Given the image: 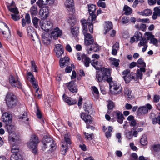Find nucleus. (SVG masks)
Returning a JSON list of instances; mask_svg holds the SVG:
<instances>
[{
    "label": "nucleus",
    "instance_id": "nucleus-17",
    "mask_svg": "<svg viewBox=\"0 0 160 160\" xmlns=\"http://www.w3.org/2000/svg\"><path fill=\"white\" fill-rule=\"evenodd\" d=\"M113 115L117 118V121L120 124L123 123V120L125 119L122 113L120 111L117 110L114 111L113 112Z\"/></svg>",
    "mask_w": 160,
    "mask_h": 160
},
{
    "label": "nucleus",
    "instance_id": "nucleus-55",
    "mask_svg": "<svg viewBox=\"0 0 160 160\" xmlns=\"http://www.w3.org/2000/svg\"><path fill=\"white\" fill-rule=\"evenodd\" d=\"M85 138L88 139L89 140H92V138L94 136L93 134H89L88 133H87L86 132H84Z\"/></svg>",
    "mask_w": 160,
    "mask_h": 160
},
{
    "label": "nucleus",
    "instance_id": "nucleus-12",
    "mask_svg": "<svg viewBox=\"0 0 160 160\" xmlns=\"http://www.w3.org/2000/svg\"><path fill=\"white\" fill-rule=\"evenodd\" d=\"M87 47L86 50L87 51L88 53H90L91 51L97 52L99 51V47L98 45L94 41L92 43L88 45V46L86 45Z\"/></svg>",
    "mask_w": 160,
    "mask_h": 160
},
{
    "label": "nucleus",
    "instance_id": "nucleus-36",
    "mask_svg": "<svg viewBox=\"0 0 160 160\" xmlns=\"http://www.w3.org/2000/svg\"><path fill=\"white\" fill-rule=\"evenodd\" d=\"M27 112H24L19 116V118L21 119L23 122H25L28 120V118L27 117Z\"/></svg>",
    "mask_w": 160,
    "mask_h": 160
},
{
    "label": "nucleus",
    "instance_id": "nucleus-8",
    "mask_svg": "<svg viewBox=\"0 0 160 160\" xmlns=\"http://www.w3.org/2000/svg\"><path fill=\"white\" fill-rule=\"evenodd\" d=\"M9 82L12 87L19 88H22V84L19 80V78L18 76L15 78L12 75H11L9 78Z\"/></svg>",
    "mask_w": 160,
    "mask_h": 160
},
{
    "label": "nucleus",
    "instance_id": "nucleus-53",
    "mask_svg": "<svg viewBox=\"0 0 160 160\" xmlns=\"http://www.w3.org/2000/svg\"><path fill=\"white\" fill-rule=\"evenodd\" d=\"M31 64L32 67V70L34 72H37V67L34 61H31Z\"/></svg>",
    "mask_w": 160,
    "mask_h": 160
},
{
    "label": "nucleus",
    "instance_id": "nucleus-26",
    "mask_svg": "<svg viewBox=\"0 0 160 160\" xmlns=\"http://www.w3.org/2000/svg\"><path fill=\"white\" fill-rule=\"evenodd\" d=\"M40 13H41L42 15L44 17H47L49 12L48 7L47 6L43 7L40 11Z\"/></svg>",
    "mask_w": 160,
    "mask_h": 160
},
{
    "label": "nucleus",
    "instance_id": "nucleus-4",
    "mask_svg": "<svg viewBox=\"0 0 160 160\" xmlns=\"http://www.w3.org/2000/svg\"><path fill=\"white\" fill-rule=\"evenodd\" d=\"M38 137L35 135H32L28 143V147L32 150V152L35 154L37 153L36 147L38 143Z\"/></svg>",
    "mask_w": 160,
    "mask_h": 160
},
{
    "label": "nucleus",
    "instance_id": "nucleus-52",
    "mask_svg": "<svg viewBox=\"0 0 160 160\" xmlns=\"http://www.w3.org/2000/svg\"><path fill=\"white\" fill-rule=\"evenodd\" d=\"M125 134L126 137L128 139L130 140L132 138V135L131 131L126 130L125 131Z\"/></svg>",
    "mask_w": 160,
    "mask_h": 160
},
{
    "label": "nucleus",
    "instance_id": "nucleus-61",
    "mask_svg": "<svg viewBox=\"0 0 160 160\" xmlns=\"http://www.w3.org/2000/svg\"><path fill=\"white\" fill-rule=\"evenodd\" d=\"M160 98V96L156 94L154 95L153 102H157L159 101Z\"/></svg>",
    "mask_w": 160,
    "mask_h": 160
},
{
    "label": "nucleus",
    "instance_id": "nucleus-41",
    "mask_svg": "<svg viewBox=\"0 0 160 160\" xmlns=\"http://www.w3.org/2000/svg\"><path fill=\"white\" fill-rule=\"evenodd\" d=\"M6 127L8 132L10 134L13 133L15 130V128L13 125L8 124H6Z\"/></svg>",
    "mask_w": 160,
    "mask_h": 160
},
{
    "label": "nucleus",
    "instance_id": "nucleus-50",
    "mask_svg": "<svg viewBox=\"0 0 160 160\" xmlns=\"http://www.w3.org/2000/svg\"><path fill=\"white\" fill-rule=\"evenodd\" d=\"M55 0H42V3L44 5L53 4L55 2Z\"/></svg>",
    "mask_w": 160,
    "mask_h": 160
},
{
    "label": "nucleus",
    "instance_id": "nucleus-24",
    "mask_svg": "<svg viewBox=\"0 0 160 160\" xmlns=\"http://www.w3.org/2000/svg\"><path fill=\"white\" fill-rule=\"evenodd\" d=\"M83 108L87 113L91 114L93 112L92 106L91 103H85L84 105Z\"/></svg>",
    "mask_w": 160,
    "mask_h": 160
},
{
    "label": "nucleus",
    "instance_id": "nucleus-45",
    "mask_svg": "<svg viewBox=\"0 0 160 160\" xmlns=\"http://www.w3.org/2000/svg\"><path fill=\"white\" fill-rule=\"evenodd\" d=\"M147 138L145 135H143L140 140L141 144L143 145H145L148 143Z\"/></svg>",
    "mask_w": 160,
    "mask_h": 160
},
{
    "label": "nucleus",
    "instance_id": "nucleus-27",
    "mask_svg": "<svg viewBox=\"0 0 160 160\" xmlns=\"http://www.w3.org/2000/svg\"><path fill=\"white\" fill-rule=\"evenodd\" d=\"M96 78L97 81L98 82H102L105 81V80L104 79V77L102 74V72L100 71H97L96 74Z\"/></svg>",
    "mask_w": 160,
    "mask_h": 160
},
{
    "label": "nucleus",
    "instance_id": "nucleus-29",
    "mask_svg": "<svg viewBox=\"0 0 160 160\" xmlns=\"http://www.w3.org/2000/svg\"><path fill=\"white\" fill-rule=\"evenodd\" d=\"M88 12L90 15L89 16L96 15L94 13L96 9V6L94 4L88 5Z\"/></svg>",
    "mask_w": 160,
    "mask_h": 160
},
{
    "label": "nucleus",
    "instance_id": "nucleus-6",
    "mask_svg": "<svg viewBox=\"0 0 160 160\" xmlns=\"http://www.w3.org/2000/svg\"><path fill=\"white\" fill-rule=\"evenodd\" d=\"M110 89V91L114 94L120 93L121 92L122 88L120 85L116 82L112 80L109 82Z\"/></svg>",
    "mask_w": 160,
    "mask_h": 160
},
{
    "label": "nucleus",
    "instance_id": "nucleus-9",
    "mask_svg": "<svg viewBox=\"0 0 160 160\" xmlns=\"http://www.w3.org/2000/svg\"><path fill=\"white\" fill-rule=\"evenodd\" d=\"M28 35L30 37L33 41H39L38 36L36 33L34 31V29L32 27H28L27 28Z\"/></svg>",
    "mask_w": 160,
    "mask_h": 160
},
{
    "label": "nucleus",
    "instance_id": "nucleus-1",
    "mask_svg": "<svg viewBox=\"0 0 160 160\" xmlns=\"http://www.w3.org/2000/svg\"><path fill=\"white\" fill-rule=\"evenodd\" d=\"M82 26V31L84 36V43L85 45L88 46L94 42L92 36L88 32V29L86 21L85 19L81 20Z\"/></svg>",
    "mask_w": 160,
    "mask_h": 160
},
{
    "label": "nucleus",
    "instance_id": "nucleus-40",
    "mask_svg": "<svg viewBox=\"0 0 160 160\" xmlns=\"http://www.w3.org/2000/svg\"><path fill=\"white\" fill-rule=\"evenodd\" d=\"M124 92L126 96H127L128 98H131L132 97L131 91L129 88H124Z\"/></svg>",
    "mask_w": 160,
    "mask_h": 160
},
{
    "label": "nucleus",
    "instance_id": "nucleus-62",
    "mask_svg": "<svg viewBox=\"0 0 160 160\" xmlns=\"http://www.w3.org/2000/svg\"><path fill=\"white\" fill-rule=\"evenodd\" d=\"M139 109L140 111H141L142 112L144 113H146L148 111V109L145 106L139 108Z\"/></svg>",
    "mask_w": 160,
    "mask_h": 160
},
{
    "label": "nucleus",
    "instance_id": "nucleus-10",
    "mask_svg": "<svg viewBox=\"0 0 160 160\" xmlns=\"http://www.w3.org/2000/svg\"><path fill=\"white\" fill-rule=\"evenodd\" d=\"M100 71L102 72V74L104 77V79L105 81L108 82H109L112 80V78L111 77L110 71L109 69L103 68Z\"/></svg>",
    "mask_w": 160,
    "mask_h": 160
},
{
    "label": "nucleus",
    "instance_id": "nucleus-21",
    "mask_svg": "<svg viewBox=\"0 0 160 160\" xmlns=\"http://www.w3.org/2000/svg\"><path fill=\"white\" fill-rule=\"evenodd\" d=\"M65 7L69 11L73 12L74 4L73 0H67L64 3Z\"/></svg>",
    "mask_w": 160,
    "mask_h": 160
},
{
    "label": "nucleus",
    "instance_id": "nucleus-57",
    "mask_svg": "<svg viewBox=\"0 0 160 160\" xmlns=\"http://www.w3.org/2000/svg\"><path fill=\"white\" fill-rule=\"evenodd\" d=\"M12 18L14 21H18L19 19L20 18L18 14H11Z\"/></svg>",
    "mask_w": 160,
    "mask_h": 160
},
{
    "label": "nucleus",
    "instance_id": "nucleus-49",
    "mask_svg": "<svg viewBox=\"0 0 160 160\" xmlns=\"http://www.w3.org/2000/svg\"><path fill=\"white\" fill-rule=\"evenodd\" d=\"M134 37L136 38L137 42L138 41L140 40V38H142V35L141 33L139 32H136L134 35Z\"/></svg>",
    "mask_w": 160,
    "mask_h": 160
},
{
    "label": "nucleus",
    "instance_id": "nucleus-30",
    "mask_svg": "<svg viewBox=\"0 0 160 160\" xmlns=\"http://www.w3.org/2000/svg\"><path fill=\"white\" fill-rule=\"evenodd\" d=\"M82 61L83 62L84 65L88 67L89 66L90 61V59L87 57L85 55L82 56Z\"/></svg>",
    "mask_w": 160,
    "mask_h": 160
},
{
    "label": "nucleus",
    "instance_id": "nucleus-47",
    "mask_svg": "<svg viewBox=\"0 0 160 160\" xmlns=\"http://www.w3.org/2000/svg\"><path fill=\"white\" fill-rule=\"evenodd\" d=\"M19 147L15 144H13L12 149H11V152L12 153H16L19 152Z\"/></svg>",
    "mask_w": 160,
    "mask_h": 160
},
{
    "label": "nucleus",
    "instance_id": "nucleus-23",
    "mask_svg": "<svg viewBox=\"0 0 160 160\" xmlns=\"http://www.w3.org/2000/svg\"><path fill=\"white\" fill-rule=\"evenodd\" d=\"M81 117L87 123H90L92 122L91 116L84 112L81 113Z\"/></svg>",
    "mask_w": 160,
    "mask_h": 160
},
{
    "label": "nucleus",
    "instance_id": "nucleus-14",
    "mask_svg": "<svg viewBox=\"0 0 160 160\" xmlns=\"http://www.w3.org/2000/svg\"><path fill=\"white\" fill-rule=\"evenodd\" d=\"M42 41L44 45L47 46L50 43L52 37L51 34L48 32L44 33L42 36Z\"/></svg>",
    "mask_w": 160,
    "mask_h": 160
},
{
    "label": "nucleus",
    "instance_id": "nucleus-35",
    "mask_svg": "<svg viewBox=\"0 0 160 160\" xmlns=\"http://www.w3.org/2000/svg\"><path fill=\"white\" fill-rule=\"evenodd\" d=\"M145 69L144 67L140 68V69H138L137 70V76L138 78L141 79L142 76V72H145Z\"/></svg>",
    "mask_w": 160,
    "mask_h": 160
},
{
    "label": "nucleus",
    "instance_id": "nucleus-51",
    "mask_svg": "<svg viewBox=\"0 0 160 160\" xmlns=\"http://www.w3.org/2000/svg\"><path fill=\"white\" fill-rule=\"evenodd\" d=\"M39 19L37 18H34L32 20V22L33 25L36 28H38V22Z\"/></svg>",
    "mask_w": 160,
    "mask_h": 160
},
{
    "label": "nucleus",
    "instance_id": "nucleus-58",
    "mask_svg": "<svg viewBox=\"0 0 160 160\" xmlns=\"http://www.w3.org/2000/svg\"><path fill=\"white\" fill-rule=\"evenodd\" d=\"M138 63L141 65L142 67H146V64L142 58H139L138 61Z\"/></svg>",
    "mask_w": 160,
    "mask_h": 160
},
{
    "label": "nucleus",
    "instance_id": "nucleus-38",
    "mask_svg": "<svg viewBox=\"0 0 160 160\" xmlns=\"http://www.w3.org/2000/svg\"><path fill=\"white\" fill-rule=\"evenodd\" d=\"M123 10L124 11L125 14L128 15L132 12V9L127 5H125L124 7Z\"/></svg>",
    "mask_w": 160,
    "mask_h": 160
},
{
    "label": "nucleus",
    "instance_id": "nucleus-2",
    "mask_svg": "<svg viewBox=\"0 0 160 160\" xmlns=\"http://www.w3.org/2000/svg\"><path fill=\"white\" fill-rule=\"evenodd\" d=\"M5 100L7 107L9 108H14L17 105V97L12 92H8L6 95Z\"/></svg>",
    "mask_w": 160,
    "mask_h": 160
},
{
    "label": "nucleus",
    "instance_id": "nucleus-13",
    "mask_svg": "<svg viewBox=\"0 0 160 160\" xmlns=\"http://www.w3.org/2000/svg\"><path fill=\"white\" fill-rule=\"evenodd\" d=\"M97 16L95 15H93L88 17L87 20V24L88 26L90 32L92 33L93 32V24L95 22Z\"/></svg>",
    "mask_w": 160,
    "mask_h": 160
},
{
    "label": "nucleus",
    "instance_id": "nucleus-46",
    "mask_svg": "<svg viewBox=\"0 0 160 160\" xmlns=\"http://www.w3.org/2000/svg\"><path fill=\"white\" fill-rule=\"evenodd\" d=\"M139 43L138 44V46L140 47L142 46H144L147 45V40L145 38H143L141 40H140Z\"/></svg>",
    "mask_w": 160,
    "mask_h": 160
},
{
    "label": "nucleus",
    "instance_id": "nucleus-59",
    "mask_svg": "<svg viewBox=\"0 0 160 160\" xmlns=\"http://www.w3.org/2000/svg\"><path fill=\"white\" fill-rule=\"evenodd\" d=\"M145 34L146 35L148 36L147 38V39L148 40H150V41H151V40L153 39L154 38V36L149 32H146Z\"/></svg>",
    "mask_w": 160,
    "mask_h": 160
},
{
    "label": "nucleus",
    "instance_id": "nucleus-19",
    "mask_svg": "<svg viewBox=\"0 0 160 160\" xmlns=\"http://www.w3.org/2000/svg\"><path fill=\"white\" fill-rule=\"evenodd\" d=\"M9 140L10 142L12 143H17L19 140V135L18 133L13 132L9 134Z\"/></svg>",
    "mask_w": 160,
    "mask_h": 160
},
{
    "label": "nucleus",
    "instance_id": "nucleus-39",
    "mask_svg": "<svg viewBox=\"0 0 160 160\" xmlns=\"http://www.w3.org/2000/svg\"><path fill=\"white\" fill-rule=\"evenodd\" d=\"M10 160H22L21 155L17 153L13 154L11 155Z\"/></svg>",
    "mask_w": 160,
    "mask_h": 160
},
{
    "label": "nucleus",
    "instance_id": "nucleus-7",
    "mask_svg": "<svg viewBox=\"0 0 160 160\" xmlns=\"http://www.w3.org/2000/svg\"><path fill=\"white\" fill-rule=\"evenodd\" d=\"M64 140L62 144L61 150L63 154L66 152L68 150V147H69L71 143V140L69 138V136L68 134H65L64 135Z\"/></svg>",
    "mask_w": 160,
    "mask_h": 160
},
{
    "label": "nucleus",
    "instance_id": "nucleus-48",
    "mask_svg": "<svg viewBox=\"0 0 160 160\" xmlns=\"http://www.w3.org/2000/svg\"><path fill=\"white\" fill-rule=\"evenodd\" d=\"M114 106V104L113 102L110 101L108 102V110L107 111V113H108L109 114L110 113L111 111H110V110L112 109Z\"/></svg>",
    "mask_w": 160,
    "mask_h": 160
},
{
    "label": "nucleus",
    "instance_id": "nucleus-42",
    "mask_svg": "<svg viewBox=\"0 0 160 160\" xmlns=\"http://www.w3.org/2000/svg\"><path fill=\"white\" fill-rule=\"evenodd\" d=\"M8 10L13 14H19V12L16 7H12L11 6L7 5Z\"/></svg>",
    "mask_w": 160,
    "mask_h": 160
},
{
    "label": "nucleus",
    "instance_id": "nucleus-11",
    "mask_svg": "<svg viewBox=\"0 0 160 160\" xmlns=\"http://www.w3.org/2000/svg\"><path fill=\"white\" fill-rule=\"evenodd\" d=\"M123 78L126 83L129 82L130 81L134 78V76L130 72L129 69L124 70L122 72Z\"/></svg>",
    "mask_w": 160,
    "mask_h": 160
},
{
    "label": "nucleus",
    "instance_id": "nucleus-5",
    "mask_svg": "<svg viewBox=\"0 0 160 160\" xmlns=\"http://www.w3.org/2000/svg\"><path fill=\"white\" fill-rule=\"evenodd\" d=\"M40 26L43 30L48 32L51 31L53 28V24L50 20H42L40 21Z\"/></svg>",
    "mask_w": 160,
    "mask_h": 160
},
{
    "label": "nucleus",
    "instance_id": "nucleus-3",
    "mask_svg": "<svg viewBox=\"0 0 160 160\" xmlns=\"http://www.w3.org/2000/svg\"><path fill=\"white\" fill-rule=\"evenodd\" d=\"M42 143L43 145L42 146V149L43 151L48 147H50L51 150L56 148V144L54 143L53 139L47 136H44L42 141Z\"/></svg>",
    "mask_w": 160,
    "mask_h": 160
},
{
    "label": "nucleus",
    "instance_id": "nucleus-37",
    "mask_svg": "<svg viewBox=\"0 0 160 160\" xmlns=\"http://www.w3.org/2000/svg\"><path fill=\"white\" fill-rule=\"evenodd\" d=\"M37 5L34 4L31 8L30 12L32 15H35L38 13Z\"/></svg>",
    "mask_w": 160,
    "mask_h": 160
},
{
    "label": "nucleus",
    "instance_id": "nucleus-18",
    "mask_svg": "<svg viewBox=\"0 0 160 160\" xmlns=\"http://www.w3.org/2000/svg\"><path fill=\"white\" fill-rule=\"evenodd\" d=\"M55 51L56 55L58 58L61 57L64 52V49L62 46L60 44H57L55 45Z\"/></svg>",
    "mask_w": 160,
    "mask_h": 160
},
{
    "label": "nucleus",
    "instance_id": "nucleus-54",
    "mask_svg": "<svg viewBox=\"0 0 160 160\" xmlns=\"http://www.w3.org/2000/svg\"><path fill=\"white\" fill-rule=\"evenodd\" d=\"M157 117V116L155 113H151L149 116V118L151 119L152 120L153 124H154L155 122L156 123V121H155V120H156V118Z\"/></svg>",
    "mask_w": 160,
    "mask_h": 160
},
{
    "label": "nucleus",
    "instance_id": "nucleus-22",
    "mask_svg": "<svg viewBox=\"0 0 160 160\" xmlns=\"http://www.w3.org/2000/svg\"><path fill=\"white\" fill-rule=\"evenodd\" d=\"M70 64L69 59L68 57H65L61 58L60 60L59 64L60 67L62 68L68 66Z\"/></svg>",
    "mask_w": 160,
    "mask_h": 160
},
{
    "label": "nucleus",
    "instance_id": "nucleus-20",
    "mask_svg": "<svg viewBox=\"0 0 160 160\" xmlns=\"http://www.w3.org/2000/svg\"><path fill=\"white\" fill-rule=\"evenodd\" d=\"M2 119L6 124L10 123L12 121V118L10 114L6 112H4L2 115Z\"/></svg>",
    "mask_w": 160,
    "mask_h": 160
},
{
    "label": "nucleus",
    "instance_id": "nucleus-25",
    "mask_svg": "<svg viewBox=\"0 0 160 160\" xmlns=\"http://www.w3.org/2000/svg\"><path fill=\"white\" fill-rule=\"evenodd\" d=\"M154 11L152 17L153 20H155L160 16V6L154 8Z\"/></svg>",
    "mask_w": 160,
    "mask_h": 160
},
{
    "label": "nucleus",
    "instance_id": "nucleus-33",
    "mask_svg": "<svg viewBox=\"0 0 160 160\" xmlns=\"http://www.w3.org/2000/svg\"><path fill=\"white\" fill-rule=\"evenodd\" d=\"M68 21L72 26L74 25L76 22V20L74 15L72 14L70 15L68 17Z\"/></svg>",
    "mask_w": 160,
    "mask_h": 160
},
{
    "label": "nucleus",
    "instance_id": "nucleus-64",
    "mask_svg": "<svg viewBox=\"0 0 160 160\" xmlns=\"http://www.w3.org/2000/svg\"><path fill=\"white\" fill-rule=\"evenodd\" d=\"M97 4L98 6L99 7H101L103 8H104L106 7V4L104 2L98 1Z\"/></svg>",
    "mask_w": 160,
    "mask_h": 160
},
{
    "label": "nucleus",
    "instance_id": "nucleus-34",
    "mask_svg": "<svg viewBox=\"0 0 160 160\" xmlns=\"http://www.w3.org/2000/svg\"><path fill=\"white\" fill-rule=\"evenodd\" d=\"M112 22H108L105 28V32H104V34H106L108 32L112 29Z\"/></svg>",
    "mask_w": 160,
    "mask_h": 160
},
{
    "label": "nucleus",
    "instance_id": "nucleus-16",
    "mask_svg": "<svg viewBox=\"0 0 160 160\" xmlns=\"http://www.w3.org/2000/svg\"><path fill=\"white\" fill-rule=\"evenodd\" d=\"M69 90L72 93H76L78 88L75 82L71 81L66 84Z\"/></svg>",
    "mask_w": 160,
    "mask_h": 160
},
{
    "label": "nucleus",
    "instance_id": "nucleus-43",
    "mask_svg": "<svg viewBox=\"0 0 160 160\" xmlns=\"http://www.w3.org/2000/svg\"><path fill=\"white\" fill-rule=\"evenodd\" d=\"M27 79L30 81V82H32L35 80V78L31 72H27Z\"/></svg>",
    "mask_w": 160,
    "mask_h": 160
},
{
    "label": "nucleus",
    "instance_id": "nucleus-63",
    "mask_svg": "<svg viewBox=\"0 0 160 160\" xmlns=\"http://www.w3.org/2000/svg\"><path fill=\"white\" fill-rule=\"evenodd\" d=\"M34 96L37 99H39L41 98V94L40 92H38V90H36Z\"/></svg>",
    "mask_w": 160,
    "mask_h": 160
},
{
    "label": "nucleus",
    "instance_id": "nucleus-31",
    "mask_svg": "<svg viewBox=\"0 0 160 160\" xmlns=\"http://www.w3.org/2000/svg\"><path fill=\"white\" fill-rule=\"evenodd\" d=\"M139 14L144 16H148L152 14V12L150 9H145L139 12Z\"/></svg>",
    "mask_w": 160,
    "mask_h": 160
},
{
    "label": "nucleus",
    "instance_id": "nucleus-15",
    "mask_svg": "<svg viewBox=\"0 0 160 160\" xmlns=\"http://www.w3.org/2000/svg\"><path fill=\"white\" fill-rule=\"evenodd\" d=\"M62 31L58 28H56L51 32V36L54 40L57 39L58 38L61 36Z\"/></svg>",
    "mask_w": 160,
    "mask_h": 160
},
{
    "label": "nucleus",
    "instance_id": "nucleus-60",
    "mask_svg": "<svg viewBox=\"0 0 160 160\" xmlns=\"http://www.w3.org/2000/svg\"><path fill=\"white\" fill-rule=\"evenodd\" d=\"M119 60L113 58L112 60V64L116 67H117L119 64Z\"/></svg>",
    "mask_w": 160,
    "mask_h": 160
},
{
    "label": "nucleus",
    "instance_id": "nucleus-32",
    "mask_svg": "<svg viewBox=\"0 0 160 160\" xmlns=\"http://www.w3.org/2000/svg\"><path fill=\"white\" fill-rule=\"evenodd\" d=\"M3 24L4 25V27L2 29H0L2 34H10V30L8 27L6 23H3Z\"/></svg>",
    "mask_w": 160,
    "mask_h": 160
},
{
    "label": "nucleus",
    "instance_id": "nucleus-28",
    "mask_svg": "<svg viewBox=\"0 0 160 160\" xmlns=\"http://www.w3.org/2000/svg\"><path fill=\"white\" fill-rule=\"evenodd\" d=\"M62 97L64 101L69 105H72L77 103L76 100H70L69 98L67 97L65 94L63 95Z\"/></svg>",
    "mask_w": 160,
    "mask_h": 160
},
{
    "label": "nucleus",
    "instance_id": "nucleus-56",
    "mask_svg": "<svg viewBox=\"0 0 160 160\" xmlns=\"http://www.w3.org/2000/svg\"><path fill=\"white\" fill-rule=\"evenodd\" d=\"M154 151L156 152H158L160 151V145L156 144L152 146Z\"/></svg>",
    "mask_w": 160,
    "mask_h": 160
},
{
    "label": "nucleus",
    "instance_id": "nucleus-44",
    "mask_svg": "<svg viewBox=\"0 0 160 160\" xmlns=\"http://www.w3.org/2000/svg\"><path fill=\"white\" fill-rule=\"evenodd\" d=\"M71 32L73 35L74 37H76L78 34L79 28L75 27L73 28H71Z\"/></svg>",
    "mask_w": 160,
    "mask_h": 160
}]
</instances>
